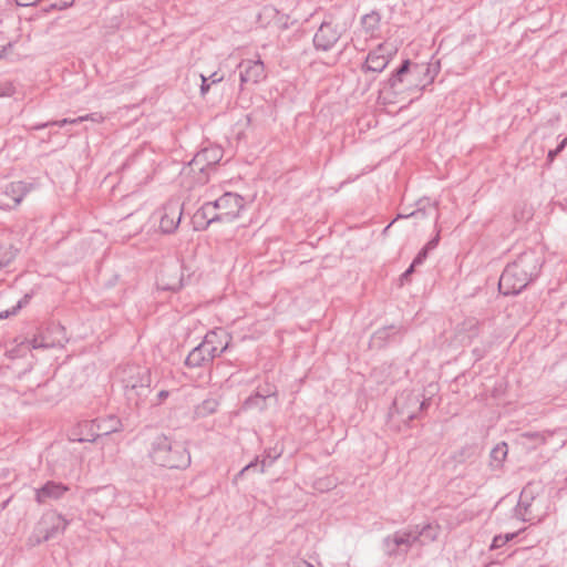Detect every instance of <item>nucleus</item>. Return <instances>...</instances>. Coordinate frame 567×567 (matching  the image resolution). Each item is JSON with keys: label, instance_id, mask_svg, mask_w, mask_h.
<instances>
[{"label": "nucleus", "instance_id": "f257e3e1", "mask_svg": "<svg viewBox=\"0 0 567 567\" xmlns=\"http://www.w3.org/2000/svg\"><path fill=\"white\" fill-rule=\"evenodd\" d=\"M436 71L430 64L412 63L404 60L400 68L391 73L385 85L394 93L408 92L417 99L423 90L433 83Z\"/></svg>", "mask_w": 567, "mask_h": 567}, {"label": "nucleus", "instance_id": "f03ea898", "mask_svg": "<svg viewBox=\"0 0 567 567\" xmlns=\"http://www.w3.org/2000/svg\"><path fill=\"white\" fill-rule=\"evenodd\" d=\"M126 399L136 406L150 394L151 373L145 367L138 364H126L121 367L117 372Z\"/></svg>", "mask_w": 567, "mask_h": 567}, {"label": "nucleus", "instance_id": "7ed1b4c3", "mask_svg": "<svg viewBox=\"0 0 567 567\" xmlns=\"http://www.w3.org/2000/svg\"><path fill=\"white\" fill-rule=\"evenodd\" d=\"M152 462L167 468H186L190 464V454L179 443H172L165 435L157 436L150 451Z\"/></svg>", "mask_w": 567, "mask_h": 567}, {"label": "nucleus", "instance_id": "20e7f679", "mask_svg": "<svg viewBox=\"0 0 567 567\" xmlns=\"http://www.w3.org/2000/svg\"><path fill=\"white\" fill-rule=\"evenodd\" d=\"M419 535H414L413 529H400L383 538L382 545L384 554L388 557H398L406 555L413 545L417 544Z\"/></svg>", "mask_w": 567, "mask_h": 567}, {"label": "nucleus", "instance_id": "39448f33", "mask_svg": "<svg viewBox=\"0 0 567 567\" xmlns=\"http://www.w3.org/2000/svg\"><path fill=\"white\" fill-rule=\"evenodd\" d=\"M115 487L111 485L87 489L83 499L90 509L97 516H102L115 502Z\"/></svg>", "mask_w": 567, "mask_h": 567}, {"label": "nucleus", "instance_id": "423d86ee", "mask_svg": "<svg viewBox=\"0 0 567 567\" xmlns=\"http://www.w3.org/2000/svg\"><path fill=\"white\" fill-rule=\"evenodd\" d=\"M398 49L390 43H381L370 51L361 65L362 72L381 73L389 65L390 61L396 54Z\"/></svg>", "mask_w": 567, "mask_h": 567}, {"label": "nucleus", "instance_id": "0eeeda50", "mask_svg": "<svg viewBox=\"0 0 567 567\" xmlns=\"http://www.w3.org/2000/svg\"><path fill=\"white\" fill-rule=\"evenodd\" d=\"M215 210L218 213L219 221H233L239 217L245 207L243 196L227 192L216 200L212 202Z\"/></svg>", "mask_w": 567, "mask_h": 567}, {"label": "nucleus", "instance_id": "6e6552de", "mask_svg": "<svg viewBox=\"0 0 567 567\" xmlns=\"http://www.w3.org/2000/svg\"><path fill=\"white\" fill-rule=\"evenodd\" d=\"M159 214V229L164 234H173L181 223L183 204L179 199H169L163 205Z\"/></svg>", "mask_w": 567, "mask_h": 567}, {"label": "nucleus", "instance_id": "1a4fd4ad", "mask_svg": "<svg viewBox=\"0 0 567 567\" xmlns=\"http://www.w3.org/2000/svg\"><path fill=\"white\" fill-rule=\"evenodd\" d=\"M343 29L331 21H323L313 37V45L317 50L329 51L339 41Z\"/></svg>", "mask_w": 567, "mask_h": 567}, {"label": "nucleus", "instance_id": "9d476101", "mask_svg": "<svg viewBox=\"0 0 567 567\" xmlns=\"http://www.w3.org/2000/svg\"><path fill=\"white\" fill-rule=\"evenodd\" d=\"M528 284L527 277L519 275L516 267L507 265L499 278L498 289L505 296L517 295L526 288Z\"/></svg>", "mask_w": 567, "mask_h": 567}, {"label": "nucleus", "instance_id": "9b49d317", "mask_svg": "<svg viewBox=\"0 0 567 567\" xmlns=\"http://www.w3.org/2000/svg\"><path fill=\"white\" fill-rule=\"evenodd\" d=\"M509 265L516 267L519 275L527 277V280L530 282L538 276L543 261L536 251L528 250L520 254L518 258Z\"/></svg>", "mask_w": 567, "mask_h": 567}, {"label": "nucleus", "instance_id": "f8f14e48", "mask_svg": "<svg viewBox=\"0 0 567 567\" xmlns=\"http://www.w3.org/2000/svg\"><path fill=\"white\" fill-rule=\"evenodd\" d=\"M240 90H244L246 84H257L266 79V71L264 62L258 58L256 60H244L238 65Z\"/></svg>", "mask_w": 567, "mask_h": 567}, {"label": "nucleus", "instance_id": "ddd939ff", "mask_svg": "<svg viewBox=\"0 0 567 567\" xmlns=\"http://www.w3.org/2000/svg\"><path fill=\"white\" fill-rule=\"evenodd\" d=\"M426 406V401H420L419 396L411 391L401 393L393 402V409L396 413L405 416L408 420H413L416 412Z\"/></svg>", "mask_w": 567, "mask_h": 567}, {"label": "nucleus", "instance_id": "4468645a", "mask_svg": "<svg viewBox=\"0 0 567 567\" xmlns=\"http://www.w3.org/2000/svg\"><path fill=\"white\" fill-rule=\"evenodd\" d=\"M230 337L223 329L212 330L206 333L202 344L214 355H220L229 344Z\"/></svg>", "mask_w": 567, "mask_h": 567}, {"label": "nucleus", "instance_id": "2eb2a0df", "mask_svg": "<svg viewBox=\"0 0 567 567\" xmlns=\"http://www.w3.org/2000/svg\"><path fill=\"white\" fill-rule=\"evenodd\" d=\"M68 491L69 486L49 481L42 487L35 489V501L38 504H44L48 499H60Z\"/></svg>", "mask_w": 567, "mask_h": 567}, {"label": "nucleus", "instance_id": "dca6fc26", "mask_svg": "<svg viewBox=\"0 0 567 567\" xmlns=\"http://www.w3.org/2000/svg\"><path fill=\"white\" fill-rule=\"evenodd\" d=\"M120 426V421L115 416H109L105 420H95L90 423V429L93 430L96 427L100 433H96L91 439H79V442H94L101 435H109L113 432H116Z\"/></svg>", "mask_w": 567, "mask_h": 567}, {"label": "nucleus", "instance_id": "f3484780", "mask_svg": "<svg viewBox=\"0 0 567 567\" xmlns=\"http://www.w3.org/2000/svg\"><path fill=\"white\" fill-rule=\"evenodd\" d=\"M219 221L218 213L215 210L212 202L205 203L194 215L196 229H205L210 224Z\"/></svg>", "mask_w": 567, "mask_h": 567}, {"label": "nucleus", "instance_id": "a211bd4d", "mask_svg": "<svg viewBox=\"0 0 567 567\" xmlns=\"http://www.w3.org/2000/svg\"><path fill=\"white\" fill-rule=\"evenodd\" d=\"M214 357L202 343L195 347L186 357L185 364L189 368H199L210 363Z\"/></svg>", "mask_w": 567, "mask_h": 567}, {"label": "nucleus", "instance_id": "6ab92c4d", "mask_svg": "<svg viewBox=\"0 0 567 567\" xmlns=\"http://www.w3.org/2000/svg\"><path fill=\"white\" fill-rule=\"evenodd\" d=\"M534 498L529 497L528 491L526 488L520 493V497L518 504L515 508L516 515L520 517L524 522H530L535 519L537 516L534 514Z\"/></svg>", "mask_w": 567, "mask_h": 567}, {"label": "nucleus", "instance_id": "aec40b11", "mask_svg": "<svg viewBox=\"0 0 567 567\" xmlns=\"http://www.w3.org/2000/svg\"><path fill=\"white\" fill-rule=\"evenodd\" d=\"M414 535H419V542L421 546H423L426 543H433L439 538L441 527L439 524H425L421 528L419 526H415Z\"/></svg>", "mask_w": 567, "mask_h": 567}, {"label": "nucleus", "instance_id": "412c9836", "mask_svg": "<svg viewBox=\"0 0 567 567\" xmlns=\"http://www.w3.org/2000/svg\"><path fill=\"white\" fill-rule=\"evenodd\" d=\"M30 185L24 182H12L7 186L6 194L13 199L14 206H18L30 192Z\"/></svg>", "mask_w": 567, "mask_h": 567}, {"label": "nucleus", "instance_id": "4be33fe9", "mask_svg": "<svg viewBox=\"0 0 567 567\" xmlns=\"http://www.w3.org/2000/svg\"><path fill=\"white\" fill-rule=\"evenodd\" d=\"M68 524H69L68 520L63 516H61V515L53 516L51 518L50 526L45 529V532L42 536V539L49 540V539L54 538L56 535L62 534L66 529Z\"/></svg>", "mask_w": 567, "mask_h": 567}, {"label": "nucleus", "instance_id": "5701e85b", "mask_svg": "<svg viewBox=\"0 0 567 567\" xmlns=\"http://www.w3.org/2000/svg\"><path fill=\"white\" fill-rule=\"evenodd\" d=\"M381 17L377 11H371L361 18V24L364 31L373 37L380 28Z\"/></svg>", "mask_w": 567, "mask_h": 567}, {"label": "nucleus", "instance_id": "b1692460", "mask_svg": "<svg viewBox=\"0 0 567 567\" xmlns=\"http://www.w3.org/2000/svg\"><path fill=\"white\" fill-rule=\"evenodd\" d=\"M219 402L215 398H208L199 403L195 408V415L197 417H206L213 413H215L218 409Z\"/></svg>", "mask_w": 567, "mask_h": 567}, {"label": "nucleus", "instance_id": "393cba45", "mask_svg": "<svg viewBox=\"0 0 567 567\" xmlns=\"http://www.w3.org/2000/svg\"><path fill=\"white\" fill-rule=\"evenodd\" d=\"M522 439L525 440V443L529 442L533 447L545 444L546 442L545 434L539 432H525L522 434Z\"/></svg>", "mask_w": 567, "mask_h": 567}, {"label": "nucleus", "instance_id": "a878e982", "mask_svg": "<svg viewBox=\"0 0 567 567\" xmlns=\"http://www.w3.org/2000/svg\"><path fill=\"white\" fill-rule=\"evenodd\" d=\"M214 152V150H204L200 153H197L189 165L197 167L200 172H204L205 165L203 164L209 159V154Z\"/></svg>", "mask_w": 567, "mask_h": 567}, {"label": "nucleus", "instance_id": "bb28decb", "mask_svg": "<svg viewBox=\"0 0 567 567\" xmlns=\"http://www.w3.org/2000/svg\"><path fill=\"white\" fill-rule=\"evenodd\" d=\"M31 297H32L31 293H25L11 310L1 312L0 319H4V318H8L9 316L17 315L20 309H22L30 302Z\"/></svg>", "mask_w": 567, "mask_h": 567}, {"label": "nucleus", "instance_id": "cd10ccee", "mask_svg": "<svg viewBox=\"0 0 567 567\" xmlns=\"http://www.w3.org/2000/svg\"><path fill=\"white\" fill-rule=\"evenodd\" d=\"M30 344L33 349H48L54 347V342L50 341L43 334H38L32 338Z\"/></svg>", "mask_w": 567, "mask_h": 567}, {"label": "nucleus", "instance_id": "c85d7f7f", "mask_svg": "<svg viewBox=\"0 0 567 567\" xmlns=\"http://www.w3.org/2000/svg\"><path fill=\"white\" fill-rule=\"evenodd\" d=\"M507 454V445L506 443H502L501 445H497L494 447L491 452L492 458L495 461L502 462Z\"/></svg>", "mask_w": 567, "mask_h": 567}, {"label": "nucleus", "instance_id": "c756f323", "mask_svg": "<svg viewBox=\"0 0 567 567\" xmlns=\"http://www.w3.org/2000/svg\"><path fill=\"white\" fill-rule=\"evenodd\" d=\"M76 121H79L80 123H82L84 121H91V122H95V123H103L105 121V116L102 113H100V112H94V113H90V114H85V115L79 116V117H76Z\"/></svg>", "mask_w": 567, "mask_h": 567}, {"label": "nucleus", "instance_id": "7c9ffc66", "mask_svg": "<svg viewBox=\"0 0 567 567\" xmlns=\"http://www.w3.org/2000/svg\"><path fill=\"white\" fill-rule=\"evenodd\" d=\"M566 146H567V137H566V138H564V140H563L558 145H557V147H556L555 150H550V151L548 152V154H547V159H548V162H549V163H551V162L555 159V157H556L558 154H560V153L565 150V147H566Z\"/></svg>", "mask_w": 567, "mask_h": 567}, {"label": "nucleus", "instance_id": "2f4dec72", "mask_svg": "<svg viewBox=\"0 0 567 567\" xmlns=\"http://www.w3.org/2000/svg\"><path fill=\"white\" fill-rule=\"evenodd\" d=\"M427 257V247L422 248L416 257L414 258L412 265L417 266L421 265Z\"/></svg>", "mask_w": 567, "mask_h": 567}, {"label": "nucleus", "instance_id": "473e14b6", "mask_svg": "<svg viewBox=\"0 0 567 567\" xmlns=\"http://www.w3.org/2000/svg\"><path fill=\"white\" fill-rule=\"evenodd\" d=\"M200 80H202L200 94L204 96L209 91L212 84L209 83L208 78L204 74H200Z\"/></svg>", "mask_w": 567, "mask_h": 567}, {"label": "nucleus", "instance_id": "72a5a7b5", "mask_svg": "<svg viewBox=\"0 0 567 567\" xmlns=\"http://www.w3.org/2000/svg\"><path fill=\"white\" fill-rule=\"evenodd\" d=\"M506 545L503 535H496L491 544V549H497Z\"/></svg>", "mask_w": 567, "mask_h": 567}, {"label": "nucleus", "instance_id": "f704fd0d", "mask_svg": "<svg viewBox=\"0 0 567 567\" xmlns=\"http://www.w3.org/2000/svg\"><path fill=\"white\" fill-rule=\"evenodd\" d=\"M80 122L76 121V117L75 118H62L60 121H52V124L53 125H56V126H64L66 124H79Z\"/></svg>", "mask_w": 567, "mask_h": 567}, {"label": "nucleus", "instance_id": "c9c22d12", "mask_svg": "<svg viewBox=\"0 0 567 567\" xmlns=\"http://www.w3.org/2000/svg\"><path fill=\"white\" fill-rule=\"evenodd\" d=\"M208 78V81L210 84L219 83L224 80V75L219 73L218 71L213 72Z\"/></svg>", "mask_w": 567, "mask_h": 567}, {"label": "nucleus", "instance_id": "e433bc0d", "mask_svg": "<svg viewBox=\"0 0 567 567\" xmlns=\"http://www.w3.org/2000/svg\"><path fill=\"white\" fill-rule=\"evenodd\" d=\"M42 0H14L19 7H32L40 3Z\"/></svg>", "mask_w": 567, "mask_h": 567}, {"label": "nucleus", "instance_id": "4c0bfd02", "mask_svg": "<svg viewBox=\"0 0 567 567\" xmlns=\"http://www.w3.org/2000/svg\"><path fill=\"white\" fill-rule=\"evenodd\" d=\"M11 250H12V251L10 252V257H9V258H7L6 260H4V258H1V260H0V267H6V266L11 261V259H13V258L16 257V255H17V252H18V249H13V248L11 247Z\"/></svg>", "mask_w": 567, "mask_h": 567}, {"label": "nucleus", "instance_id": "58836bf2", "mask_svg": "<svg viewBox=\"0 0 567 567\" xmlns=\"http://www.w3.org/2000/svg\"><path fill=\"white\" fill-rule=\"evenodd\" d=\"M258 464V460L256 458L255 461L250 462L249 464H247L239 473H238V476H243L246 472H248L249 470L251 468H255Z\"/></svg>", "mask_w": 567, "mask_h": 567}, {"label": "nucleus", "instance_id": "ea45409f", "mask_svg": "<svg viewBox=\"0 0 567 567\" xmlns=\"http://www.w3.org/2000/svg\"><path fill=\"white\" fill-rule=\"evenodd\" d=\"M414 265L411 264V266L402 274L401 279H408V277L414 271Z\"/></svg>", "mask_w": 567, "mask_h": 567}, {"label": "nucleus", "instance_id": "a19ab883", "mask_svg": "<svg viewBox=\"0 0 567 567\" xmlns=\"http://www.w3.org/2000/svg\"><path fill=\"white\" fill-rule=\"evenodd\" d=\"M437 243H439V236H436L435 238L431 239V240L426 244V246H425V247H427V250H429V249H433V248H435V247H436Z\"/></svg>", "mask_w": 567, "mask_h": 567}, {"label": "nucleus", "instance_id": "79ce46f5", "mask_svg": "<svg viewBox=\"0 0 567 567\" xmlns=\"http://www.w3.org/2000/svg\"><path fill=\"white\" fill-rule=\"evenodd\" d=\"M52 121L51 122H45V123H41V124H37L34 125L32 128L33 130H42V128H45V127H49V126H52Z\"/></svg>", "mask_w": 567, "mask_h": 567}, {"label": "nucleus", "instance_id": "37998d69", "mask_svg": "<svg viewBox=\"0 0 567 567\" xmlns=\"http://www.w3.org/2000/svg\"><path fill=\"white\" fill-rule=\"evenodd\" d=\"M517 536V533H507L503 535L505 543L507 544Z\"/></svg>", "mask_w": 567, "mask_h": 567}, {"label": "nucleus", "instance_id": "c03bdc74", "mask_svg": "<svg viewBox=\"0 0 567 567\" xmlns=\"http://www.w3.org/2000/svg\"><path fill=\"white\" fill-rule=\"evenodd\" d=\"M168 394L169 393L166 390L159 391L158 394H157L158 401L161 402V401L165 400L168 396Z\"/></svg>", "mask_w": 567, "mask_h": 567}, {"label": "nucleus", "instance_id": "a18cd8bd", "mask_svg": "<svg viewBox=\"0 0 567 567\" xmlns=\"http://www.w3.org/2000/svg\"><path fill=\"white\" fill-rule=\"evenodd\" d=\"M295 567H315V566L306 560H300V561L296 563Z\"/></svg>", "mask_w": 567, "mask_h": 567}, {"label": "nucleus", "instance_id": "49530a36", "mask_svg": "<svg viewBox=\"0 0 567 567\" xmlns=\"http://www.w3.org/2000/svg\"><path fill=\"white\" fill-rule=\"evenodd\" d=\"M11 47H12V44H11V43H9V44L4 45V47L0 50V59H2V58L6 55L7 51H8Z\"/></svg>", "mask_w": 567, "mask_h": 567}, {"label": "nucleus", "instance_id": "de8ad7c7", "mask_svg": "<svg viewBox=\"0 0 567 567\" xmlns=\"http://www.w3.org/2000/svg\"><path fill=\"white\" fill-rule=\"evenodd\" d=\"M66 7H68V3H64V2H61V4L60 3L59 4L58 3L52 4V8L59 9V10H62V9H64Z\"/></svg>", "mask_w": 567, "mask_h": 567}, {"label": "nucleus", "instance_id": "09e8293b", "mask_svg": "<svg viewBox=\"0 0 567 567\" xmlns=\"http://www.w3.org/2000/svg\"><path fill=\"white\" fill-rule=\"evenodd\" d=\"M265 466H266V462H265V460H262L261 467H260V473L265 472Z\"/></svg>", "mask_w": 567, "mask_h": 567}, {"label": "nucleus", "instance_id": "8fccbe9b", "mask_svg": "<svg viewBox=\"0 0 567 567\" xmlns=\"http://www.w3.org/2000/svg\"><path fill=\"white\" fill-rule=\"evenodd\" d=\"M252 401H254V398H252V396L248 398V399L246 400V405H250V404L252 403Z\"/></svg>", "mask_w": 567, "mask_h": 567}, {"label": "nucleus", "instance_id": "3c124183", "mask_svg": "<svg viewBox=\"0 0 567 567\" xmlns=\"http://www.w3.org/2000/svg\"><path fill=\"white\" fill-rule=\"evenodd\" d=\"M217 162V158L214 157L213 161H208L206 166H210L212 164L216 163Z\"/></svg>", "mask_w": 567, "mask_h": 567}, {"label": "nucleus", "instance_id": "603ef678", "mask_svg": "<svg viewBox=\"0 0 567 567\" xmlns=\"http://www.w3.org/2000/svg\"><path fill=\"white\" fill-rule=\"evenodd\" d=\"M256 398H261V399H265V396H262V395H259V394H256Z\"/></svg>", "mask_w": 567, "mask_h": 567}]
</instances>
